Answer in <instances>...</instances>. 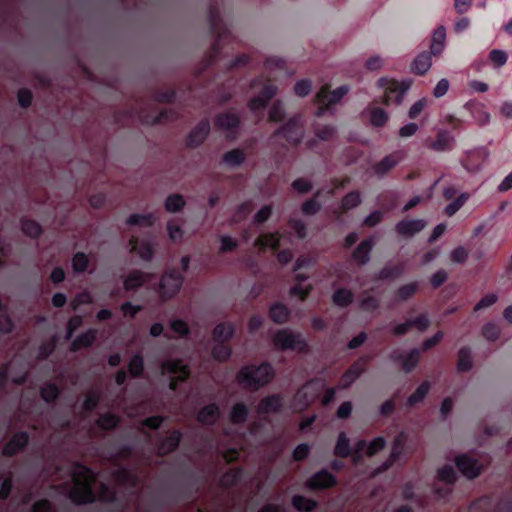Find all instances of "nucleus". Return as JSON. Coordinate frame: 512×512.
<instances>
[{"instance_id": "obj_1", "label": "nucleus", "mask_w": 512, "mask_h": 512, "mask_svg": "<svg viewBox=\"0 0 512 512\" xmlns=\"http://www.w3.org/2000/svg\"><path fill=\"white\" fill-rule=\"evenodd\" d=\"M70 476L72 485L65 488V491L68 492L69 498L73 502L81 504L93 502L95 499L106 502L115 500V492L105 484H101L97 494H94L92 485L95 483V476L87 467L80 464L73 465Z\"/></svg>"}, {"instance_id": "obj_2", "label": "nucleus", "mask_w": 512, "mask_h": 512, "mask_svg": "<svg viewBox=\"0 0 512 512\" xmlns=\"http://www.w3.org/2000/svg\"><path fill=\"white\" fill-rule=\"evenodd\" d=\"M274 377V369L269 363L259 366L249 365L243 367L237 374V382L244 388L257 390L267 385Z\"/></svg>"}, {"instance_id": "obj_3", "label": "nucleus", "mask_w": 512, "mask_h": 512, "mask_svg": "<svg viewBox=\"0 0 512 512\" xmlns=\"http://www.w3.org/2000/svg\"><path fill=\"white\" fill-rule=\"evenodd\" d=\"M410 82H398L393 79L380 78L378 86L383 89L381 102L385 105H399L403 101L405 93L409 90Z\"/></svg>"}, {"instance_id": "obj_4", "label": "nucleus", "mask_w": 512, "mask_h": 512, "mask_svg": "<svg viewBox=\"0 0 512 512\" xmlns=\"http://www.w3.org/2000/svg\"><path fill=\"white\" fill-rule=\"evenodd\" d=\"M272 342L278 350L307 351V343L302 334L289 329L277 331L272 338Z\"/></svg>"}, {"instance_id": "obj_5", "label": "nucleus", "mask_w": 512, "mask_h": 512, "mask_svg": "<svg viewBox=\"0 0 512 512\" xmlns=\"http://www.w3.org/2000/svg\"><path fill=\"white\" fill-rule=\"evenodd\" d=\"M349 90L348 85H342L331 92L328 91L327 87H322L315 96L316 103L319 105L316 116H322L332 105L338 103Z\"/></svg>"}, {"instance_id": "obj_6", "label": "nucleus", "mask_w": 512, "mask_h": 512, "mask_svg": "<svg viewBox=\"0 0 512 512\" xmlns=\"http://www.w3.org/2000/svg\"><path fill=\"white\" fill-rule=\"evenodd\" d=\"M258 86H261L259 95L253 97L249 101V108L253 112L264 109L266 107L268 101L271 98H273L278 91L277 86L274 85L270 80H266V81H263L262 79L254 80L252 83V87L256 88Z\"/></svg>"}, {"instance_id": "obj_7", "label": "nucleus", "mask_w": 512, "mask_h": 512, "mask_svg": "<svg viewBox=\"0 0 512 512\" xmlns=\"http://www.w3.org/2000/svg\"><path fill=\"white\" fill-rule=\"evenodd\" d=\"M183 283V277L176 271L171 270L163 274L159 282V294L163 300L175 296Z\"/></svg>"}, {"instance_id": "obj_8", "label": "nucleus", "mask_w": 512, "mask_h": 512, "mask_svg": "<svg viewBox=\"0 0 512 512\" xmlns=\"http://www.w3.org/2000/svg\"><path fill=\"white\" fill-rule=\"evenodd\" d=\"M276 134L293 144L299 143L304 135L301 115L291 117L284 125L276 130Z\"/></svg>"}, {"instance_id": "obj_9", "label": "nucleus", "mask_w": 512, "mask_h": 512, "mask_svg": "<svg viewBox=\"0 0 512 512\" xmlns=\"http://www.w3.org/2000/svg\"><path fill=\"white\" fill-rule=\"evenodd\" d=\"M320 390L318 382H309L300 388L293 398V409L301 411L305 409L317 396Z\"/></svg>"}, {"instance_id": "obj_10", "label": "nucleus", "mask_w": 512, "mask_h": 512, "mask_svg": "<svg viewBox=\"0 0 512 512\" xmlns=\"http://www.w3.org/2000/svg\"><path fill=\"white\" fill-rule=\"evenodd\" d=\"M162 374L172 375L170 388L175 390L178 382L184 381L189 376V370L180 360H167L161 365Z\"/></svg>"}, {"instance_id": "obj_11", "label": "nucleus", "mask_w": 512, "mask_h": 512, "mask_svg": "<svg viewBox=\"0 0 512 512\" xmlns=\"http://www.w3.org/2000/svg\"><path fill=\"white\" fill-rule=\"evenodd\" d=\"M384 446L385 439L383 437H376L369 443L364 440L358 441L352 454L354 464L360 461L362 452H365L368 456H373L382 450Z\"/></svg>"}, {"instance_id": "obj_12", "label": "nucleus", "mask_w": 512, "mask_h": 512, "mask_svg": "<svg viewBox=\"0 0 512 512\" xmlns=\"http://www.w3.org/2000/svg\"><path fill=\"white\" fill-rule=\"evenodd\" d=\"M456 465L459 471L467 478L477 477L481 470L482 465L477 460L469 455L463 454L456 458Z\"/></svg>"}, {"instance_id": "obj_13", "label": "nucleus", "mask_w": 512, "mask_h": 512, "mask_svg": "<svg viewBox=\"0 0 512 512\" xmlns=\"http://www.w3.org/2000/svg\"><path fill=\"white\" fill-rule=\"evenodd\" d=\"M401 159L402 156L398 152L385 156L382 160L373 166L375 175L378 177H383L390 170H392L401 161Z\"/></svg>"}, {"instance_id": "obj_14", "label": "nucleus", "mask_w": 512, "mask_h": 512, "mask_svg": "<svg viewBox=\"0 0 512 512\" xmlns=\"http://www.w3.org/2000/svg\"><path fill=\"white\" fill-rule=\"evenodd\" d=\"M210 131L208 121H201L188 135L186 143L189 147H198L207 137Z\"/></svg>"}, {"instance_id": "obj_15", "label": "nucleus", "mask_w": 512, "mask_h": 512, "mask_svg": "<svg viewBox=\"0 0 512 512\" xmlns=\"http://www.w3.org/2000/svg\"><path fill=\"white\" fill-rule=\"evenodd\" d=\"M426 223L422 219L403 220L396 224L398 234L411 237L424 229Z\"/></svg>"}, {"instance_id": "obj_16", "label": "nucleus", "mask_w": 512, "mask_h": 512, "mask_svg": "<svg viewBox=\"0 0 512 512\" xmlns=\"http://www.w3.org/2000/svg\"><path fill=\"white\" fill-rule=\"evenodd\" d=\"M153 275L147 272H143L140 270H134L130 272L127 277L124 279V288L125 290H134L147 282H150Z\"/></svg>"}, {"instance_id": "obj_17", "label": "nucleus", "mask_w": 512, "mask_h": 512, "mask_svg": "<svg viewBox=\"0 0 512 512\" xmlns=\"http://www.w3.org/2000/svg\"><path fill=\"white\" fill-rule=\"evenodd\" d=\"M286 236L276 233H265L260 235L254 242V246L261 249L271 248L277 249L282 245V242L286 240Z\"/></svg>"}, {"instance_id": "obj_18", "label": "nucleus", "mask_w": 512, "mask_h": 512, "mask_svg": "<svg viewBox=\"0 0 512 512\" xmlns=\"http://www.w3.org/2000/svg\"><path fill=\"white\" fill-rule=\"evenodd\" d=\"M365 370L363 361L358 360L351 365V367L343 374L340 379L339 387L345 389L349 387Z\"/></svg>"}, {"instance_id": "obj_19", "label": "nucleus", "mask_w": 512, "mask_h": 512, "mask_svg": "<svg viewBox=\"0 0 512 512\" xmlns=\"http://www.w3.org/2000/svg\"><path fill=\"white\" fill-rule=\"evenodd\" d=\"M131 251L135 252L142 260L149 261L153 256V246L146 240L139 241L137 238L132 237L129 240Z\"/></svg>"}, {"instance_id": "obj_20", "label": "nucleus", "mask_w": 512, "mask_h": 512, "mask_svg": "<svg viewBox=\"0 0 512 512\" xmlns=\"http://www.w3.org/2000/svg\"><path fill=\"white\" fill-rule=\"evenodd\" d=\"M215 124L220 130L232 134L234 130L238 127L239 118L237 115L233 113H224L220 114L216 118Z\"/></svg>"}, {"instance_id": "obj_21", "label": "nucleus", "mask_w": 512, "mask_h": 512, "mask_svg": "<svg viewBox=\"0 0 512 512\" xmlns=\"http://www.w3.org/2000/svg\"><path fill=\"white\" fill-rule=\"evenodd\" d=\"M446 29L444 26H439L435 29L432 35L430 54L438 56L442 53L445 47Z\"/></svg>"}, {"instance_id": "obj_22", "label": "nucleus", "mask_w": 512, "mask_h": 512, "mask_svg": "<svg viewBox=\"0 0 512 512\" xmlns=\"http://www.w3.org/2000/svg\"><path fill=\"white\" fill-rule=\"evenodd\" d=\"M235 332V325L231 322L218 324L212 333L213 340L216 342H225L229 340Z\"/></svg>"}, {"instance_id": "obj_23", "label": "nucleus", "mask_w": 512, "mask_h": 512, "mask_svg": "<svg viewBox=\"0 0 512 512\" xmlns=\"http://www.w3.org/2000/svg\"><path fill=\"white\" fill-rule=\"evenodd\" d=\"M454 142V137L447 131L438 132L435 141L430 144V148L437 152H443L450 149Z\"/></svg>"}, {"instance_id": "obj_24", "label": "nucleus", "mask_w": 512, "mask_h": 512, "mask_svg": "<svg viewBox=\"0 0 512 512\" xmlns=\"http://www.w3.org/2000/svg\"><path fill=\"white\" fill-rule=\"evenodd\" d=\"M334 483V477L327 471L318 472L308 480V486L314 489L327 488L332 486Z\"/></svg>"}, {"instance_id": "obj_25", "label": "nucleus", "mask_w": 512, "mask_h": 512, "mask_svg": "<svg viewBox=\"0 0 512 512\" xmlns=\"http://www.w3.org/2000/svg\"><path fill=\"white\" fill-rule=\"evenodd\" d=\"M28 441V436L26 433H18L16 434L12 440L5 445L3 448V454L5 456H12L17 453L21 448H23Z\"/></svg>"}, {"instance_id": "obj_26", "label": "nucleus", "mask_w": 512, "mask_h": 512, "mask_svg": "<svg viewBox=\"0 0 512 512\" xmlns=\"http://www.w3.org/2000/svg\"><path fill=\"white\" fill-rule=\"evenodd\" d=\"M431 55L432 54L427 53V52H422V53L418 54L416 56V58L414 59V61L412 62L413 72H415L419 75H424L431 68V65H432Z\"/></svg>"}, {"instance_id": "obj_27", "label": "nucleus", "mask_w": 512, "mask_h": 512, "mask_svg": "<svg viewBox=\"0 0 512 512\" xmlns=\"http://www.w3.org/2000/svg\"><path fill=\"white\" fill-rule=\"evenodd\" d=\"M282 405V399L278 395H271L264 398L258 406L260 414L273 413L279 410Z\"/></svg>"}, {"instance_id": "obj_28", "label": "nucleus", "mask_w": 512, "mask_h": 512, "mask_svg": "<svg viewBox=\"0 0 512 512\" xmlns=\"http://www.w3.org/2000/svg\"><path fill=\"white\" fill-rule=\"evenodd\" d=\"M113 477L119 485L134 487L138 482V478L134 473L125 468H117L113 473Z\"/></svg>"}, {"instance_id": "obj_29", "label": "nucleus", "mask_w": 512, "mask_h": 512, "mask_svg": "<svg viewBox=\"0 0 512 512\" xmlns=\"http://www.w3.org/2000/svg\"><path fill=\"white\" fill-rule=\"evenodd\" d=\"M361 203V197L359 192L353 191L348 193L341 201L339 206V211L335 210V214H341L347 212L355 207H357Z\"/></svg>"}, {"instance_id": "obj_30", "label": "nucleus", "mask_w": 512, "mask_h": 512, "mask_svg": "<svg viewBox=\"0 0 512 512\" xmlns=\"http://www.w3.org/2000/svg\"><path fill=\"white\" fill-rule=\"evenodd\" d=\"M155 222L156 216L153 213L132 214L126 220V223L128 225H138L140 227H150Z\"/></svg>"}, {"instance_id": "obj_31", "label": "nucleus", "mask_w": 512, "mask_h": 512, "mask_svg": "<svg viewBox=\"0 0 512 512\" xmlns=\"http://www.w3.org/2000/svg\"><path fill=\"white\" fill-rule=\"evenodd\" d=\"M97 331L95 329H90L87 332L78 336L71 344V350L76 351L81 348L89 347L96 338Z\"/></svg>"}, {"instance_id": "obj_32", "label": "nucleus", "mask_w": 512, "mask_h": 512, "mask_svg": "<svg viewBox=\"0 0 512 512\" xmlns=\"http://www.w3.org/2000/svg\"><path fill=\"white\" fill-rule=\"evenodd\" d=\"M418 290V283L417 282H410L407 284L402 285L398 288V290L395 292L394 299L396 302H402L410 299L413 297Z\"/></svg>"}, {"instance_id": "obj_33", "label": "nucleus", "mask_w": 512, "mask_h": 512, "mask_svg": "<svg viewBox=\"0 0 512 512\" xmlns=\"http://www.w3.org/2000/svg\"><path fill=\"white\" fill-rule=\"evenodd\" d=\"M219 416V409L215 404H209L200 410L198 414V421L203 424L214 423Z\"/></svg>"}, {"instance_id": "obj_34", "label": "nucleus", "mask_w": 512, "mask_h": 512, "mask_svg": "<svg viewBox=\"0 0 512 512\" xmlns=\"http://www.w3.org/2000/svg\"><path fill=\"white\" fill-rule=\"evenodd\" d=\"M184 206L185 200L180 194L169 195L164 202V208L169 213H177L181 211Z\"/></svg>"}, {"instance_id": "obj_35", "label": "nucleus", "mask_w": 512, "mask_h": 512, "mask_svg": "<svg viewBox=\"0 0 512 512\" xmlns=\"http://www.w3.org/2000/svg\"><path fill=\"white\" fill-rule=\"evenodd\" d=\"M404 438L403 435L400 434L395 438L394 445L390 454V459L388 462H385L380 469L376 471V473H380L384 470H386L394 461H396L403 450L402 444H403Z\"/></svg>"}, {"instance_id": "obj_36", "label": "nucleus", "mask_w": 512, "mask_h": 512, "mask_svg": "<svg viewBox=\"0 0 512 512\" xmlns=\"http://www.w3.org/2000/svg\"><path fill=\"white\" fill-rule=\"evenodd\" d=\"M372 250L371 240L362 241L353 253V258L361 264H365L369 260V254Z\"/></svg>"}, {"instance_id": "obj_37", "label": "nucleus", "mask_w": 512, "mask_h": 512, "mask_svg": "<svg viewBox=\"0 0 512 512\" xmlns=\"http://www.w3.org/2000/svg\"><path fill=\"white\" fill-rule=\"evenodd\" d=\"M473 366L471 350L463 347L458 352L457 368L461 372L469 371Z\"/></svg>"}, {"instance_id": "obj_38", "label": "nucleus", "mask_w": 512, "mask_h": 512, "mask_svg": "<svg viewBox=\"0 0 512 512\" xmlns=\"http://www.w3.org/2000/svg\"><path fill=\"white\" fill-rule=\"evenodd\" d=\"M334 453L339 457H347L353 454L350 447V441L344 432H341L338 436Z\"/></svg>"}, {"instance_id": "obj_39", "label": "nucleus", "mask_w": 512, "mask_h": 512, "mask_svg": "<svg viewBox=\"0 0 512 512\" xmlns=\"http://www.w3.org/2000/svg\"><path fill=\"white\" fill-rule=\"evenodd\" d=\"M332 300L335 305L346 307L353 301V294L350 290L340 288L333 293Z\"/></svg>"}, {"instance_id": "obj_40", "label": "nucleus", "mask_w": 512, "mask_h": 512, "mask_svg": "<svg viewBox=\"0 0 512 512\" xmlns=\"http://www.w3.org/2000/svg\"><path fill=\"white\" fill-rule=\"evenodd\" d=\"M168 237L173 243H179L183 240L184 231L182 227L175 221L170 220L166 225Z\"/></svg>"}, {"instance_id": "obj_41", "label": "nucleus", "mask_w": 512, "mask_h": 512, "mask_svg": "<svg viewBox=\"0 0 512 512\" xmlns=\"http://www.w3.org/2000/svg\"><path fill=\"white\" fill-rule=\"evenodd\" d=\"M180 441V433L175 431L171 435H169L158 447V451L160 454H166L170 451H173L179 444Z\"/></svg>"}, {"instance_id": "obj_42", "label": "nucleus", "mask_w": 512, "mask_h": 512, "mask_svg": "<svg viewBox=\"0 0 512 512\" xmlns=\"http://www.w3.org/2000/svg\"><path fill=\"white\" fill-rule=\"evenodd\" d=\"M285 117V107L281 100L275 101L269 108L268 118L271 122H280Z\"/></svg>"}, {"instance_id": "obj_43", "label": "nucleus", "mask_w": 512, "mask_h": 512, "mask_svg": "<svg viewBox=\"0 0 512 512\" xmlns=\"http://www.w3.org/2000/svg\"><path fill=\"white\" fill-rule=\"evenodd\" d=\"M270 317L274 322L282 324L288 320L289 310L284 305L275 304L270 308Z\"/></svg>"}, {"instance_id": "obj_44", "label": "nucleus", "mask_w": 512, "mask_h": 512, "mask_svg": "<svg viewBox=\"0 0 512 512\" xmlns=\"http://www.w3.org/2000/svg\"><path fill=\"white\" fill-rule=\"evenodd\" d=\"M244 159V153L238 149L228 151L223 155V162L230 167L239 166Z\"/></svg>"}, {"instance_id": "obj_45", "label": "nucleus", "mask_w": 512, "mask_h": 512, "mask_svg": "<svg viewBox=\"0 0 512 512\" xmlns=\"http://www.w3.org/2000/svg\"><path fill=\"white\" fill-rule=\"evenodd\" d=\"M306 279H307V277H305L301 274H298L296 276V280L298 281V283L291 288V293L293 295L299 296L301 299H304L309 294V292L312 289V286L310 284H302L301 283L302 281H305Z\"/></svg>"}, {"instance_id": "obj_46", "label": "nucleus", "mask_w": 512, "mask_h": 512, "mask_svg": "<svg viewBox=\"0 0 512 512\" xmlns=\"http://www.w3.org/2000/svg\"><path fill=\"white\" fill-rule=\"evenodd\" d=\"M420 359V351L413 349L402 359V369L405 372L412 371L418 364Z\"/></svg>"}, {"instance_id": "obj_47", "label": "nucleus", "mask_w": 512, "mask_h": 512, "mask_svg": "<svg viewBox=\"0 0 512 512\" xmlns=\"http://www.w3.org/2000/svg\"><path fill=\"white\" fill-rule=\"evenodd\" d=\"M388 120V114L380 107H371L370 108V122L372 125L381 127Z\"/></svg>"}, {"instance_id": "obj_48", "label": "nucleus", "mask_w": 512, "mask_h": 512, "mask_svg": "<svg viewBox=\"0 0 512 512\" xmlns=\"http://www.w3.org/2000/svg\"><path fill=\"white\" fill-rule=\"evenodd\" d=\"M248 415L247 407L242 403H237L233 406L230 413V420L233 423H242L246 420Z\"/></svg>"}, {"instance_id": "obj_49", "label": "nucleus", "mask_w": 512, "mask_h": 512, "mask_svg": "<svg viewBox=\"0 0 512 512\" xmlns=\"http://www.w3.org/2000/svg\"><path fill=\"white\" fill-rule=\"evenodd\" d=\"M293 506L299 511L309 512L316 507V502L303 496H294L292 499Z\"/></svg>"}, {"instance_id": "obj_50", "label": "nucleus", "mask_w": 512, "mask_h": 512, "mask_svg": "<svg viewBox=\"0 0 512 512\" xmlns=\"http://www.w3.org/2000/svg\"><path fill=\"white\" fill-rule=\"evenodd\" d=\"M89 264L88 256L85 253L78 252L72 259L73 270L77 273L84 272Z\"/></svg>"}, {"instance_id": "obj_51", "label": "nucleus", "mask_w": 512, "mask_h": 512, "mask_svg": "<svg viewBox=\"0 0 512 512\" xmlns=\"http://www.w3.org/2000/svg\"><path fill=\"white\" fill-rule=\"evenodd\" d=\"M430 384L428 381L423 382L416 391L408 398L409 405H415L421 402L429 391Z\"/></svg>"}, {"instance_id": "obj_52", "label": "nucleus", "mask_w": 512, "mask_h": 512, "mask_svg": "<svg viewBox=\"0 0 512 512\" xmlns=\"http://www.w3.org/2000/svg\"><path fill=\"white\" fill-rule=\"evenodd\" d=\"M379 306V301L376 297L371 296L367 293H363L360 299V308L363 311L372 312L375 311Z\"/></svg>"}, {"instance_id": "obj_53", "label": "nucleus", "mask_w": 512, "mask_h": 512, "mask_svg": "<svg viewBox=\"0 0 512 512\" xmlns=\"http://www.w3.org/2000/svg\"><path fill=\"white\" fill-rule=\"evenodd\" d=\"M231 355V349L221 342H218L212 349V356L218 361H225Z\"/></svg>"}, {"instance_id": "obj_54", "label": "nucleus", "mask_w": 512, "mask_h": 512, "mask_svg": "<svg viewBox=\"0 0 512 512\" xmlns=\"http://www.w3.org/2000/svg\"><path fill=\"white\" fill-rule=\"evenodd\" d=\"M252 211V206L250 202H245L238 206L235 213L233 214L231 218L232 223H239L243 219H245Z\"/></svg>"}, {"instance_id": "obj_55", "label": "nucleus", "mask_w": 512, "mask_h": 512, "mask_svg": "<svg viewBox=\"0 0 512 512\" xmlns=\"http://www.w3.org/2000/svg\"><path fill=\"white\" fill-rule=\"evenodd\" d=\"M469 194L468 193H461L457 199L446 206L445 212L448 216H453L468 200Z\"/></svg>"}, {"instance_id": "obj_56", "label": "nucleus", "mask_w": 512, "mask_h": 512, "mask_svg": "<svg viewBox=\"0 0 512 512\" xmlns=\"http://www.w3.org/2000/svg\"><path fill=\"white\" fill-rule=\"evenodd\" d=\"M22 230L29 237H37L42 232L40 225L32 220L23 221Z\"/></svg>"}, {"instance_id": "obj_57", "label": "nucleus", "mask_w": 512, "mask_h": 512, "mask_svg": "<svg viewBox=\"0 0 512 512\" xmlns=\"http://www.w3.org/2000/svg\"><path fill=\"white\" fill-rule=\"evenodd\" d=\"M242 477V471L239 469H232L223 475L221 483L224 486H231L236 484Z\"/></svg>"}, {"instance_id": "obj_58", "label": "nucleus", "mask_w": 512, "mask_h": 512, "mask_svg": "<svg viewBox=\"0 0 512 512\" xmlns=\"http://www.w3.org/2000/svg\"><path fill=\"white\" fill-rule=\"evenodd\" d=\"M97 423L102 429H111L117 425L118 418L112 414H103L99 417Z\"/></svg>"}, {"instance_id": "obj_59", "label": "nucleus", "mask_w": 512, "mask_h": 512, "mask_svg": "<svg viewBox=\"0 0 512 512\" xmlns=\"http://www.w3.org/2000/svg\"><path fill=\"white\" fill-rule=\"evenodd\" d=\"M90 303H92V296L89 292L84 291L74 297L71 301V306L73 310H77L81 305Z\"/></svg>"}, {"instance_id": "obj_60", "label": "nucleus", "mask_w": 512, "mask_h": 512, "mask_svg": "<svg viewBox=\"0 0 512 512\" xmlns=\"http://www.w3.org/2000/svg\"><path fill=\"white\" fill-rule=\"evenodd\" d=\"M143 370V359L139 355H135L129 362V372L132 376H138Z\"/></svg>"}, {"instance_id": "obj_61", "label": "nucleus", "mask_w": 512, "mask_h": 512, "mask_svg": "<svg viewBox=\"0 0 512 512\" xmlns=\"http://www.w3.org/2000/svg\"><path fill=\"white\" fill-rule=\"evenodd\" d=\"M482 333L486 339L495 341L500 335V329L497 325L488 323L483 327Z\"/></svg>"}, {"instance_id": "obj_62", "label": "nucleus", "mask_w": 512, "mask_h": 512, "mask_svg": "<svg viewBox=\"0 0 512 512\" xmlns=\"http://www.w3.org/2000/svg\"><path fill=\"white\" fill-rule=\"evenodd\" d=\"M450 258L454 263H464L468 258V252L464 247L459 246L451 251Z\"/></svg>"}, {"instance_id": "obj_63", "label": "nucleus", "mask_w": 512, "mask_h": 512, "mask_svg": "<svg viewBox=\"0 0 512 512\" xmlns=\"http://www.w3.org/2000/svg\"><path fill=\"white\" fill-rule=\"evenodd\" d=\"M237 245V240L233 239L230 236L223 235L220 237V251L223 253L234 250L237 247Z\"/></svg>"}, {"instance_id": "obj_64", "label": "nucleus", "mask_w": 512, "mask_h": 512, "mask_svg": "<svg viewBox=\"0 0 512 512\" xmlns=\"http://www.w3.org/2000/svg\"><path fill=\"white\" fill-rule=\"evenodd\" d=\"M311 81L300 80L294 86V92L300 97H305L311 92Z\"/></svg>"}]
</instances>
